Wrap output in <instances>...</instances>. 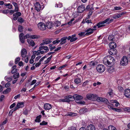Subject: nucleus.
<instances>
[{"mask_svg":"<svg viewBox=\"0 0 130 130\" xmlns=\"http://www.w3.org/2000/svg\"><path fill=\"white\" fill-rule=\"evenodd\" d=\"M52 57V55H51L50 57L48 58L45 61L44 63L46 64L48 63L51 60Z\"/></svg>","mask_w":130,"mask_h":130,"instance_id":"obj_38","label":"nucleus"},{"mask_svg":"<svg viewBox=\"0 0 130 130\" xmlns=\"http://www.w3.org/2000/svg\"><path fill=\"white\" fill-rule=\"evenodd\" d=\"M60 42V40H56L53 41L52 42L54 44H55L56 43H58Z\"/></svg>","mask_w":130,"mask_h":130,"instance_id":"obj_55","label":"nucleus"},{"mask_svg":"<svg viewBox=\"0 0 130 130\" xmlns=\"http://www.w3.org/2000/svg\"><path fill=\"white\" fill-rule=\"evenodd\" d=\"M128 60L127 58L125 56H124L121 59V61L120 64L123 66H125L128 63Z\"/></svg>","mask_w":130,"mask_h":130,"instance_id":"obj_7","label":"nucleus"},{"mask_svg":"<svg viewBox=\"0 0 130 130\" xmlns=\"http://www.w3.org/2000/svg\"><path fill=\"white\" fill-rule=\"evenodd\" d=\"M124 95L126 97L130 98V89H126L125 90Z\"/></svg>","mask_w":130,"mask_h":130,"instance_id":"obj_12","label":"nucleus"},{"mask_svg":"<svg viewBox=\"0 0 130 130\" xmlns=\"http://www.w3.org/2000/svg\"><path fill=\"white\" fill-rule=\"evenodd\" d=\"M67 39V37H64L61 38L60 40L61 42L60 43V45H62L64 44L66 42V40Z\"/></svg>","mask_w":130,"mask_h":130,"instance_id":"obj_18","label":"nucleus"},{"mask_svg":"<svg viewBox=\"0 0 130 130\" xmlns=\"http://www.w3.org/2000/svg\"><path fill=\"white\" fill-rule=\"evenodd\" d=\"M41 117L42 116L41 115H39L37 116L36 118V119L35 120V122H40L41 121L40 119Z\"/></svg>","mask_w":130,"mask_h":130,"instance_id":"obj_27","label":"nucleus"},{"mask_svg":"<svg viewBox=\"0 0 130 130\" xmlns=\"http://www.w3.org/2000/svg\"><path fill=\"white\" fill-rule=\"evenodd\" d=\"M92 23V22H91V20H87L86 19H85V21H84H84H83L82 22V23Z\"/></svg>","mask_w":130,"mask_h":130,"instance_id":"obj_51","label":"nucleus"},{"mask_svg":"<svg viewBox=\"0 0 130 130\" xmlns=\"http://www.w3.org/2000/svg\"><path fill=\"white\" fill-rule=\"evenodd\" d=\"M43 48V49L46 51L45 53H46L48 51V47L47 46H44Z\"/></svg>","mask_w":130,"mask_h":130,"instance_id":"obj_53","label":"nucleus"},{"mask_svg":"<svg viewBox=\"0 0 130 130\" xmlns=\"http://www.w3.org/2000/svg\"><path fill=\"white\" fill-rule=\"evenodd\" d=\"M96 26H93V28L89 29V30H91V31L90 32H89V34L92 33L93 32V31L96 29Z\"/></svg>","mask_w":130,"mask_h":130,"instance_id":"obj_33","label":"nucleus"},{"mask_svg":"<svg viewBox=\"0 0 130 130\" xmlns=\"http://www.w3.org/2000/svg\"><path fill=\"white\" fill-rule=\"evenodd\" d=\"M19 73H17L13 75V77L15 79L19 78Z\"/></svg>","mask_w":130,"mask_h":130,"instance_id":"obj_34","label":"nucleus"},{"mask_svg":"<svg viewBox=\"0 0 130 130\" xmlns=\"http://www.w3.org/2000/svg\"><path fill=\"white\" fill-rule=\"evenodd\" d=\"M52 108V105L50 104L46 103L44 105V108L46 110H49Z\"/></svg>","mask_w":130,"mask_h":130,"instance_id":"obj_14","label":"nucleus"},{"mask_svg":"<svg viewBox=\"0 0 130 130\" xmlns=\"http://www.w3.org/2000/svg\"><path fill=\"white\" fill-rule=\"evenodd\" d=\"M78 11L79 13H82L85 10V6L83 5L79 6L77 8Z\"/></svg>","mask_w":130,"mask_h":130,"instance_id":"obj_10","label":"nucleus"},{"mask_svg":"<svg viewBox=\"0 0 130 130\" xmlns=\"http://www.w3.org/2000/svg\"><path fill=\"white\" fill-rule=\"evenodd\" d=\"M123 110L125 111H130V109L128 107L124 108Z\"/></svg>","mask_w":130,"mask_h":130,"instance_id":"obj_62","label":"nucleus"},{"mask_svg":"<svg viewBox=\"0 0 130 130\" xmlns=\"http://www.w3.org/2000/svg\"><path fill=\"white\" fill-rule=\"evenodd\" d=\"M18 29L19 31L20 32H22L23 30V28L22 26L20 25H19Z\"/></svg>","mask_w":130,"mask_h":130,"instance_id":"obj_41","label":"nucleus"},{"mask_svg":"<svg viewBox=\"0 0 130 130\" xmlns=\"http://www.w3.org/2000/svg\"><path fill=\"white\" fill-rule=\"evenodd\" d=\"M27 41L28 44L32 46H35V43L32 40L30 39H27Z\"/></svg>","mask_w":130,"mask_h":130,"instance_id":"obj_20","label":"nucleus"},{"mask_svg":"<svg viewBox=\"0 0 130 130\" xmlns=\"http://www.w3.org/2000/svg\"><path fill=\"white\" fill-rule=\"evenodd\" d=\"M30 36L29 34H27L26 35L24 36V38L25 39H27L28 38H30Z\"/></svg>","mask_w":130,"mask_h":130,"instance_id":"obj_60","label":"nucleus"},{"mask_svg":"<svg viewBox=\"0 0 130 130\" xmlns=\"http://www.w3.org/2000/svg\"><path fill=\"white\" fill-rule=\"evenodd\" d=\"M88 111V110L86 108H84L80 109L79 111V112L80 114L85 113Z\"/></svg>","mask_w":130,"mask_h":130,"instance_id":"obj_22","label":"nucleus"},{"mask_svg":"<svg viewBox=\"0 0 130 130\" xmlns=\"http://www.w3.org/2000/svg\"><path fill=\"white\" fill-rule=\"evenodd\" d=\"M114 37L113 35H110L108 37V39L110 41H114Z\"/></svg>","mask_w":130,"mask_h":130,"instance_id":"obj_30","label":"nucleus"},{"mask_svg":"<svg viewBox=\"0 0 130 130\" xmlns=\"http://www.w3.org/2000/svg\"><path fill=\"white\" fill-rule=\"evenodd\" d=\"M47 124V123L44 121H43L42 122L40 123V125H46Z\"/></svg>","mask_w":130,"mask_h":130,"instance_id":"obj_49","label":"nucleus"},{"mask_svg":"<svg viewBox=\"0 0 130 130\" xmlns=\"http://www.w3.org/2000/svg\"><path fill=\"white\" fill-rule=\"evenodd\" d=\"M90 4H91V9H90V10H93L94 9L93 8H92V7L93 6V5H92L93 4V2L91 1L90 2H89Z\"/></svg>","mask_w":130,"mask_h":130,"instance_id":"obj_58","label":"nucleus"},{"mask_svg":"<svg viewBox=\"0 0 130 130\" xmlns=\"http://www.w3.org/2000/svg\"><path fill=\"white\" fill-rule=\"evenodd\" d=\"M105 67L104 65L102 64H100L97 66L96 70L98 72L102 73L105 71Z\"/></svg>","mask_w":130,"mask_h":130,"instance_id":"obj_6","label":"nucleus"},{"mask_svg":"<svg viewBox=\"0 0 130 130\" xmlns=\"http://www.w3.org/2000/svg\"><path fill=\"white\" fill-rule=\"evenodd\" d=\"M78 35L79 36H85V32H82L79 33L78 34Z\"/></svg>","mask_w":130,"mask_h":130,"instance_id":"obj_54","label":"nucleus"},{"mask_svg":"<svg viewBox=\"0 0 130 130\" xmlns=\"http://www.w3.org/2000/svg\"><path fill=\"white\" fill-rule=\"evenodd\" d=\"M67 66V64H65L64 65H62L59 68V70H61V69H62L63 68L65 67L66 66Z\"/></svg>","mask_w":130,"mask_h":130,"instance_id":"obj_47","label":"nucleus"},{"mask_svg":"<svg viewBox=\"0 0 130 130\" xmlns=\"http://www.w3.org/2000/svg\"><path fill=\"white\" fill-rule=\"evenodd\" d=\"M77 38L76 37V35L75 34H74L71 36H69L67 38V39L68 40H70V42H72L77 39Z\"/></svg>","mask_w":130,"mask_h":130,"instance_id":"obj_8","label":"nucleus"},{"mask_svg":"<svg viewBox=\"0 0 130 130\" xmlns=\"http://www.w3.org/2000/svg\"><path fill=\"white\" fill-rule=\"evenodd\" d=\"M73 98L71 95L67 96L64 97V99H59V101L61 102L69 103L72 101V99Z\"/></svg>","mask_w":130,"mask_h":130,"instance_id":"obj_4","label":"nucleus"},{"mask_svg":"<svg viewBox=\"0 0 130 130\" xmlns=\"http://www.w3.org/2000/svg\"><path fill=\"white\" fill-rule=\"evenodd\" d=\"M39 37L36 35H31L30 36V38L32 39H36L38 38Z\"/></svg>","mask_w":130,"mask_h":130,"instance_id":"obj_35","label":"nucleus"},{"mask_svg":"<svg viewBox=\"0 0 130 130\" xmlns=\"http://www.w3.org/2000/svg\"><path fill=\"white\" fill-rule=\"evenodd\" d=\"M117 102V101L116 100H115L114 101V103H116L115 104V106H116V107H118L119 106V103L117 102Z\"/></svg>","mask_w":130,"mask_h":130,"instance_id":"obj_63","label":"nucleus"},{"mask_svg":"<svg viewBox=\"0 0 130 130\" xmlns=\"http://www.w3.org/2000/svg\"><path fill=\"white\" fill-rule=\"evenodd\" d=\"M108 130H116L115 127L111 125L109 126L108 127Z\"/></svg>","mask_w":130,"mask_h":130,"instance_id":"obj_36","label":"nucleus"},{"mask_svg":"<svg viewBox=\"0 0 130 130\" xmlns=\"http://www.w3.org/2000/svg\"><path fill=\"white\" fill-rule=\"evenodd\" d=\"M24 35L23 33H21L19 35V38H23L24 37Z\"/></svg>","mask_w":130,"mask_h":130,"instance_id":"obj_61","label":"nucleus"},{"mask_svg":"<svg viewBox=\"0 0 130 130\" xmlns=\"http://www.w3.org/2000/svg\"><path fill=\"white\" fill-rule=\"evenodd\" d=\"M27 51L25 49L23 48L22 49L21 52V55L23 58H25L27 56Z\"/></svg>","mask_w":130,"mask_h":130,"instance_id":"obj_13","label":"nucleus"},{"mask_svg":"<svg viewBox=\"0 0 130 130\" xmlns=\"http://www.w3.org/2000/svg\"><path fill=\"white\" fill-rule=\"evenodd\" d=\"M108 93L110 96L112 95L113 94V90L111 89H109L108 90Z\"/></svg>","mask_w":130,"mask_h":130,"instance_id":"obj_37","label":"nucleus"},{"mask_svg":"<svg viewBox=\"0 0 130 130\" xmlns=\"http://www.w3.org/2000/svg\"><path fill=\"white\" fill-rule=\"evenodd\" d=\"M89 29H91L90 28H88L87 29H86L85 30V32H86V33L85 34V35H89L92 33L89 34V32H90L91 31V30H89Z\"/></svg>","mask_w":130,"mask_h":130,"instance_id":"obj_31","label":"nucleus"},{"mask_svg":"<svg viewBox=\"0 0 130 130\" xmlns=\"http://www.w3.org/2000/svg\"><path fill=\"white\" fill-rule=\"evenodd\" d=\"M125 14V13L124 12H122L119 14H116L112 16V18L114 19L118 18Z\"/></svg>","mask_w":130,"mask_h":130,"instance_id":"obj_15","label":"nucleus"},{"mask_svg":"<svg viewBox=\"0 0 130 130\" xmlns=\"http://www.w3.org/2000/svg\"><path fill=\"white\" fill-rule=\"evenodd\" d=\"M18 70V69H13L12 68V70L11 71V73L12 74H14L15 73H16Z\"/></svg>","mask_w":130,"mask_h":130,"instance_id":"obj_40","label":"nucleus"},{"mask_svg":"<svg viewBox=\"0 0 130 130\" xmlns=\"http://www.w3.org/2000/svg\"><path fill=\"white\" fill-rule=\"evenodd\" d=\"M74 82L76 84H79L81 82V79L79 78H77L75 79Z\"/></svg>","mask_w":130,"mask_h":130,"instance_id":"obj_24","label":"nucleus"},{"mask_svg":"<svg viewBox=\"0 0 130 130\" xmlns=\"http://www.w3.org/2000/svg\"><path fill=\"white\" fill-rule=\"evenodd\" d=\"M63 6L62 4L61 3H59L55 5V7H57L61 8Z\"/></svg>","mask_w":130,"mask_h":130,"instance_id":"obj_45","label":"nucleus"},{"mask_svg":"<svg viewBox=\"0 0 130 130\" xmlns=\"http://www.w3.org/2000/svg\"><path fill=\"white\" fill-rule=\"evenodd\" d=\"M68 130H76L75 127L72 126L71 127H69L68 128Z\"/></svg>","mask_w":130,"mask_h":130,"instance_id":"obj_52","label":"nucleus"},{"mask_svg":"<svg viewBox=\"0 0 130 130\" xmlns=\"http://www.w3.org/2000/svg\"><path fill=\"white\" fill-rule=\"evenodd\" d=\"M87 98L89 100L94 101L97 98V95L91 93L88 94L86 95Z\"/></svg>","mask_w":130,"mask_h":130,"instance_id":"obj_5","label":"nucleus"},{"mask_svg":"<svg viewBox=\"0 0 130 130\" xmlns=\"http://www.w3.org/2000/svg\"><path fill=\"white\" fill-rule=\"evenodd\" d=\"M110 47L111 49H113L116 46V45L115 43L112 42L110 43L109 44Z\"/></svg>","mask_w":130,"mask_h":130,"instance_id":"obj_21","label":"nucleus"},{"mask_svg":"<svg viewBox=\"0 0 130 130\" xmlns=\"http://www.w3.org/2000/svg\"><path fill=\"white\" fill-rule=\"evenodd\" d=\"M19 38L20 40L21 43H24L25 42V38H24V37L23 38Z\"/></svg>","mask_w":130,"mask_h":130,"instance_id":"obj_46","label":"nucleus"},{"mask_svg":"<svg viewBox=\"0 0 130 130\" xmlns=\"http://www.w3.org/2000/svg\"><path fill=\"white\" fill-rule=\"evenodd\" d=\"M92 13V11H90L88 13V18H90V16L91 15Z\"/></svg>","mask_w":130,"mask_h":130,"instance_id":"obj_56","label":"nucleus"},{"mask_svg":"<svg viewBox=\"0 0 130 130\" xmlns=\"http://www.w3.org/2000/svg\"><path fill=\"white\" fill-rule=\"evenodd\" d=\"M112 110L114 111H115L118 112H120L121 111V109H120L117 108H113Z\"/></svg>","mask_w":130,"mask_h":130,"instance_id":"obj_43","label":"nucleus"},{"mask_svg":"<svg viewBox=\"0 0 130 130\" xmlns=\"http://www.w3.org/2000/svg\"><path fill=\"white\" fill-rule=\"evenodd\" d=\"M107 106L108 108L110 109H111L112 110V108H113L112 107L113 106H112L110 104H108Z\"/></svg>","mask_w":130,"mask_h":130,"instance_id":"obj_57","label":"nucleus"},{"mask_svg":"<svg viewBox=\"0 0 130 130\" xmlns=\"http://www.w3.org/2000/svg\"><path fill=\"white\" fill-rule=\"evenodd\" d=\"M109 18H108L105 20L98 23L96 25V26L98 27V28L105 26V25L104 24H109L110 23V22H109Z\"/></svg>","mask_w":130,"mask_h":130,"instance_id":"obj_3","label":"nucleus"},{"mask_svg":"<svg viewBox=\"0 0 130 130\" xmlns=\"http://www.w3.org/2000/svg\"><path fill=\"white\" fill-rule=\"evenodd\" d=\"M24 103L22 102L18 103L17 105V107L19 108H22L24 106Z\"/></svg>","mask_w":130,"mask_h":130,"instance_id":"obj_25","label":"nucleus"},{"mask_svg":"<svg viewBox=\"0 0 130 130\" xmlns=\"http://www.w3.org/2000/svg\"><path fill=\"white\" fill-rule=\"evenodd\" d=\"M67 116L73 117L76 115V114L72 112H68L67 115Z\"/></svg>","mask_w":130,"mask_h":130,"instance_id":"obj_29","label":"nucleus"},{"mask_svg":"<svg viewBox=\"0 0 130 130\" xmlns=\"http://www.w3.org/2000/svg\"><path fill=\"white\" fill-rule=\"evenodd\" d=\"M112 51H113V50H111L109 52V53L111 55H113L114 54H116V53L115 52L114 53H113L112 52Z\"/></svg>","mask_w":130,"mask_h":130,"instance_id":"obj_50","label":"nucleus"},{"mask_svg":"<svg viewBox=\"0 0 130 130\" xmlns=\"http://www.w3.org/2000/svg\"><path fill=\"white\" fill-rule=\"evenodd\" d=\"M53 24H52L50 23H46V27H47V28L49 29H51L52 27H53Z\"/></svg>","mask_w":130,"mask_h":130,"instance_id":"obj_28","label":"nucleus"},{"mask_svg":"<svg viewBox=\"0 0 130 130\" xmlns=\"http://www.w3.org/2000/svg\"><path fill=\"white\" fill-rule=\"evenodd\" d=\"M36 82V80H32V81L31 82V84H30V85H32L34 84H35Z\"/></svg>","mask_w":130,"mask_h":130,"instance_id":"obj_59","label":"nucleus"},{"mask_svg":"<svg viewBox=\"0 0 130 130\" xmlns=\"http://www.w3.org/2000/svg\"><path fill=\"white\" fill-rule=\"evenodd\" d=\"M35 9L38 11H40L41 9V6L39 3L36 2L35 4Z\"/></svg>","mask_w":130,"mask_h":130,"instance_id":"obj_16","label":"nucleus"},{"mask_svg":"<svg viewBox=\"0 0 130 130\" xmlns=\"http://www.w3.org/2000/svg\"><path fill=\"white\" fill-rule=\"evenodd\" d=\"M18 22H20L21 23H23L24 22V21L23 18L21 17H20L18 19Z\"/></svg>","mask_w":130,"mask_h":130,"instance_id":"obj_48","label":"nucleus"},{"mask_svg":"<svg viewBox=\"0 0 130 130\" xmlns=\"http://www.w3.org/2000/svg\"><path fill=\"white\" fill-rule=\"evenodd\" d=\"M104 64L106 65H112L115 62V60L113 57L110 56H106L103 59Z\"/></svg>","mask_w":130,"mask_h":130,"instance_id":"obj_1","label":"nucleus"},{"mask_svg":"<svg viewBox=\"0 0 130 130\" xmlns=\"http://www.w3.org/2000/svg\"><path fill=\"white\" fill-rule=\"evenodd\" d=\"M87 130H95V129L94 126L92 124L88 125L87 127Z\"/></svg>","mask_w":130,"mask_h":130,"instance_id":"obj_19","label":"nucleus"},{"mask_svg":"<svg viewBox=\"0 0 130 130\" xmlns=\"http://www.w3.org/2000/svg\"><path fill=\"white\" fill-rule=\"evenodd\" d=\"M60 23L59 21L56 22V23H55L54 26L55 27H58L60 26Z\"/></svg>","mask_w":130,"mask_h":130,"instance_id":"obj_44","label":"nucleus"},{"mask_svg":"<svg viewBox=\"0 0 130 130\" xmlns=\"http://www.w3.org/2000/svg\"><path fill=\"white\" fill-rule=\"evenodd\" d=\"M122 7H120L115 6L113 10H118L122 9Z\"/></svg>","mask_w":130,"mask_h":130,"instance_id":"obj_39","label":"nucleus"},{"mask_svg":"<svg viewBox=\"0 0 130 130\" xmlns=\"http://www.w3.org/2000/svg\"><path fill=\"white\" fill-rule=\"evenodd\" d=\"M5 79L7 81L9 82L11 81L12 78L10 77L6 76L5 77Z\"/></svg>","mask_w":130,"mask_h":130,"instance_id":"obj_32","label":"nucleus"},{"mask_svg":"<svg viewBox=\"0 0 130 130\" xmlns=\"http://www.w3.org/2000/svg\"><path fill=\"white\" fill-rule=\"evenodd\" d=\"M108 72L110 73H112L115 71V69L113 67L110 66L107 69Z\"/></svg>","mask_w":130,"mask_h":130,"instance_id":"obj_23","label":"nucleus"},{"mask_svg":"<svg viewBox=\"0 0 130 130\" xmlns=\"http://www.w3.org/2000/svg\"><path fill=\"white\" fill-rule=\"evenodd\" d=\"M38 27L41 30H45L46 28V26L45 24L42 22H40L38 24Z\"/></svg>","mask_w":130,"mask_h":130,"instance_id":"obj_9","label":"nucleus"},{"mask_svg":"<svg viewBox=\"0 0 130 130\" xmlns=\"http://www.w3.org/2000/svg\"><path fill=\"white\" fill-rule=\"evenodd\" d=\"M20 58L19 57H17L15 60V64H17L18 62L20 61Z\"/></svg>","mask_w":130,"mask_h":130,"instance_id":"obj_42","label":"nucleus"},{"mask_svg":"<svg viewBox=\"0 0 130 130\" xmlns=\"http://www.w3.org/2000/svg\"><path fill=\"white\" fill-rule=\"evenodd\" d=\"M73 97L72 101H73L75 100V102L77 103L80 104H83L85 103V102L83 101L80 100L83 99V96L81 95L78 94H75L73 96L71 95Z\"/></svg>","mask_w":130,"mask_h":130,"instance_id":"obj_2","label":"nucleus"},{"mask_svg":"<svg viewBox=\"0 0 130 130\" xmlns=\"http://www.w3.org/2000/svg\"><path fill=\"white\" fill-rule=\"evenodd\" d=\"M21 15V13L20 12H17L13 14V15L14 17L13 18V20L14 21L16 20L18 18V17Z\"/></svg>","mask_w":130,"mask_h":130,"instance_id":"obj_11","label":"nucleus"},{"mask_svg":"<svg viewBox=\"0 0 130 130\" xmlns=\"http://www.w3.org/2000/svg\"><path fill=\"white\" fill-rule=\"evenodd\" d=\"M3 13L4 14H6L8 12V10L7 9L3 11Z\"/></svg>","mask_w":130,"mask_h":130,"instance_id":"obj_64","label":"nucleus"},{"mask_svg":"<svg viewBox=\"0 0 130 130\" xmlns=\"http://www.w3.org/2000/svg\"><path fill=\"white\" fill-rule=\"evenodd\" d=\"M11 90V89L10 88H8L3 91V93L4 94H6L10 92Z\"/></svg>","mask_w":130,"mask_h":130,"instance_id":"obj_26","label":"nucleus"},{"mask_svg":"<svg viewBox=\"0 0 130 130\" xmlns=\"http://www.w3.org/2000/svg\"><path fill=\"white\" fill-rule=\"evenodd\" d=\"M95 100H96L97 101L99 102H104L105 101H106L107 100L106 99L104 98L98 97L97 95V98Z\"/></svg>","mask_w":130,"mask_h":130,"instance_id":"obj_17","label":"nucleus"}]
</instances>
